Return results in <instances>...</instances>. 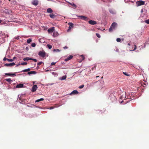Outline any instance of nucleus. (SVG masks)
Returning a JSON list of instances; mask_svg holds the SVG:
<instances>
[{
    "instance_id": "3c124183",
    "label": "nucleus",
    "mask_w": 149,
    "mask_h": 149,
    "mask_svg": "<svg viewBox=\"0 0 149 149\" xmlns=\"http://www.w3.org/2000/svg\"><path fill=\"white\" fill-rule=\"evenodd\" d=\"M21 65V63H18V65H17V66H18V65Z\"/></svg>"
},
{
    "instance_id": "f704fd0d",
    "label": "nucleus",
    "mask_w": 149,
    "mask_h": 149,
    "mask_svg": "<svg viewBox=\"0 0 149 149\" xmlns=\"http://www.w3.org/2000/svg\"><path fill=\"white\" fill-rule=\"evenodd\" d=\"M56 63V62H52L51 64V65H55Z\"/></svg>"
},
{
    "instance_id": "4468645a",
    "label": "nucleus",
    "mask_w": 149,
    "mask_h": 149,
    "mask_svg": "<svg viewBox=\"0 0 149 149\" xmlns=\"http://www.w3.org/2000/svg\"><path fill=\"white\" fill-rule=\"evenodd\" d=\"M109 11L111 13L113 14H114L116 13V12L114 10L112 9H109Z\"/></svg>"
},
{
    "instance_id": "4be33fe9",
    "label": "nucleus",
    "mask_w": 149,
    "mask_h": 149,
    "mask_svg": "<svg viewBox=\"0 0 149 149\" xmlns=\"http://www.w3.org/2000/svg\"><path fill=\"white\" fill-rule=\"evenodd\" d=\"M43 100H44V98H40V99H39L36 100L35 102H39L40 101H42Z\"/></svg>"
},
{
    "instance_id": "473e14b6",
    "label": "nucleus",
    "mask_w": 149,
    "mask_h": 149,
    "mask_svg": "<svg viewBox=\"0 0 149 149\" xmlns=\"http://www.w3.org/2000/svg\"><path fill=\"white\" fill-rule=\"evenodd\" d=\"M116 41L118 42H120L121 39L120 38H118L116 39Z\"/></svg>"
},
{
    "instance_id": "13d9d810",
    "label": "nucleus",
    "mask_w": 149,
    "mask_h": 149,
    "mask_svg": "<svg viewBox=\"0 0 149 149\" xmlns=\"http://www.w3.org/2000/svg\"><path fill=\"white\" fill-rule=\"evenodd\" d=\"M143 9H142L141 12H143Z\"/></svg>"
},
{
    "instance_id": "8fccbe9b",
    "label": "nucleus",
    "mask_w": 149,
    "mask_h": 149,
    "mask_svg": "<svg viewBox=\"0 0 149 149\" xmlns=\"http://www.w3.org/2000/svg\"><path fill=\"white\" fill-rule=\"evenodd\" d=\"M123 102V101H120V100H119V102L121 103H122Z\"/></svg>"
},
{
    "instance_id": "ea45409f",
    "label": "nucleus",
    "mask_w": 149,
    "mask_h": 149,
    "mask_svg": "<svg viewBox=\"0 0 149 149\" xmlns=\"http://www.w3.org/2000/svg\"><path fill=\"white\" fill-rule=\"evenodd\" d=\"M134 49L132 50L133 51L135 50L136 48V46L135 45H134Z\"/></svg>"
},
{
    "instance_id": "b1692460",
    "label": "nucleus",
    "mask_w": 149,
    "mask_h": 149,
    "mask_svg": "<svg viewBox=\"0 0 149 149\" xmlns=\"http://www.w3.org/2000/svg\"><path fill=\"white\" fill-rule=\"evenodd\" d=\"M52 74L55 77H57L58 75V74L55 72H52Z\"/></svg>"
},
{
    "instance_id": "72a5a7b5",
    "label": "nucleus",
    "mask_w": 149,
    "mask_h": 149,
    "mask_svg": "<svg viewBox=\"0 0 149 149\" xmlns=\"http://www.w3.org/2000/svg\"><path fill=\"white\" fill-rule=\"evenodd\" d=\"M84 85H81L79 86V88H82L84 87Z\"/></svg>"
},
{
    "instance_id": "cd10ccee",
    "label": "nucleus",
    "mask_w": 149,
    "mask_h": 149,
    "mask_svg": "<svg viewBox=\"0 0 149 149\" xmlns=\"http://www.w3.org/2000/svg\"><path fill=\"white\" fill-rule=\"evenodd\" d=\"M60 50L59 49H54L53 50L54 52H60Z\"/></svg>"
},
{
    "instance_id": "4c0bfd02",
    "label": "nucleus",
    "mask_w": 149,
    "mask_h": 149,
    "mask_svg": "<svg viewBox=\"0 0 149 149\" xmlns=\"http://www.w3.org/2000/svg\"><path fill=\"white\" fill-rule=\"evenodd\" d=\"M81 58H82V60H84V58H85L84 57L83 55H81Z\"/></svg>"
},
{
    "instance_id": "6e6552de",
    "label": "nucleus",
    "mask_w": 149,
    "mask_h": 149,
    "mask_svg": "<svg viewBox=\"0 0 149 149\" xmlns=\"http://www.w3.org/2000/svg\"><path fill=\"white\" fill-rule=\"evenodd\" d=\"M88 23L89 24L91 25H94L97 23L96 21L93 20H91L88 21Z\"/></svg>"
},
{
    "instance_id": "ddd939ff",
    "label": "nucleus",
    "mask_w": 149,
    "mask_h": 149,
    "mask_svg": "<svg viewBox=\"0 0 149 149\" xmlns=\"http://www.w3.org/2000/svg\"><path fill=\"white\" fill-rule=\"evenodd\" d=\"M58 35V33L57 32H54L53 34V36L54 37H56Z\"/></svg>"
},
{
    "instance_id": "37998d69",
    "label": "nucleus",
    "mask_w": 149,
    "mask_h": 149,
    "mask_svg": "<svg viewBox=\"0 0 149 149\" xmlns=\"http://www.w3.org/2000/svg\"><path fill=\"white\" fill-rule=\"evenodd\" d=\"M71 28H71V27H70V26H69L68 28V29L67 30L68 31V32L70 30Z\"/></svg>"
},
{
    "instance_id": "f257e3e1",
    "label": "nucleus",
    "mask_w": 149,
    "mask_h": 149,
    "mask_svg": "<svg viewBox=\"0 0 149 149\" xmlns=\"http://www.w3.org/2000/svg\"><path fill=\"white\" fill-rule=\"evenodd\" d=\"M117 25V24L116 22H113L111 25L110 28L109 29V32H111L112 30L115 29V27Z\"/></svg>"
},
{
    "instance_id": "1a4fd4ad",
    "label": "nucleus",
    "mask_w": 149,
    "mask_h": 149,
    "mask_svg": "<svg viewBox=\"0 0 149 149\" xmlns=\"http://www.w3.org/2000/svg\"><path fill=\"white\" fill-rule=\"evenodd\" d=\"M5 74L9 76H12L13 77L16 76V75L15 73H5Z\"/></svg>"
},
{
    "instance_id": "39448f33",
    "label": "nucleus",
    "mask_w": 149,
    "mask_h": 149,
    "mask_svg": "<svg viewBox=\"0 0 149 149\" xmlns=\"http://www.w3.org/2000/svg\"><path fill=\"white\" fill-rule=\"evenodd\" d=\"M37 88L38 87L37 85H34L32 88L31 91L32 92H35L36 91Z\"/></svg>"
},
{
    "instance_id": "c03bdc74",
    "label": "nucleus",
    "mask_w": 149,
    "mask_h": 149,
    "mask_svg": "<svg viewBox=\"0 0 149 149\" xmlns=\"http://www.w3.org/2000/svg\"><path fill=\"white\" fill-rule=\"evenodd\" d=\"M54 107H51L48 108V109H54Z\"/></svg>"
},
{
    "instance_id": "a18cd8bd",
    "label": "nucleus",
    "mask_w": 149,
    "mask_h": 149,
    "mask_svg": "<svg viewBox=\"0 0 149 149\" xmlns=\"http://www.w3.org/2000/svg\"><path fill=\"white\" fill-rule=\"evenodd\" d=\"M16 59V57H14L13 59H11V60H13V61H14V60L15 59Z\"/></svg>"
},
{
    "instance_id": "bb28decb",
    "label": "nucleus",
    "mask_w": 149,
    "mask_h": 149,
    "mask_svg": "<svg viewBox=\"0 0 149 149\" xmlns=\"http://www.w3.org/2000/svg\"><path fill=\"white\" fill-rule=\"evenodd\" d=\"M49 16L50 17L52 18H54L55 17V15L53 14H50L49 15Z\"/></svg>"
},
{
    "instance_id": "f03ea898",
    "label": "nucleus",
    "mask_w": 149,
    "mask_h": 149,
    "mask_svg": "<svg viewBox=\"0 0 149 149\" xmlns=\"http://www.w3.org/2000/svg\"><path fill=\"white\" fill-rule=\"evenodd\" d=\"M45 53L44 51H40L38 53L39 55L42 57H45Z\"/></svg>"
},
{
    "instance_id": "4d7b16f0",
    "label": "nucleus",
    "mask_w": 149,
    "mask_h": 149,
    "mask_svg": "<svg viewBox=\"0 0 149 149\" xmlns=\"http://www.w3.org/2000/svg\"><path fill=\"white\" fill-rule=\"evenodd\" d=\"M41 40V39H40V40H39V42H40V40Z\"/></svg>"
},
{
    "instance_id": "2eb2a0df",
    "label": "nucleus",
    "mask_w": 149,
    "mask_h": 149,
    "mask_svg": "<svg viewBox=\"0 0 149 149\" xmlns=\"http://www.w3.org/2000/svg\"><path fill=\"white\" fill-rule=\"evenodd\" d=\"M6 60H7L8 61H9V62H12V61H13V60H11V59H8L7 58H6V57H4V58L3 59V61H6Z\"/></svg>"
},
{
    "instance_id": "864d4df0",
    "label": "nucleus",
    "mask_w": 149,
    "mask_h": 149,
    "mask_svg": "<svg viewBox=\"0 0 149 149\" xmlns=\"http://www.w3.org/2000/svg\"><path fill=\"white\" fill-rule=\"evenodd\" d=\"M1 22H2V20H0V23H1Z\"/></svg>"
},
{
    "instance_id": "e2e57ef3",
    "label": "nucleus",
    "mask_w": 149,
    "mask_h": 149,
    "mask_svg": "<svg viewBox=\"0 0 149 149\" xmlns=\"http://www.w3.org/2000/svg\"><path fill=\"white\" fill-rule=\"evenodd\" d=\"M26 48L27 49H28V48L27 47H26Z\"/></svg>"
},
{
    "instance_id": "79ce46f5",
    "label": "nucleus",
    "mask_w": 149,
    "mask_h": 149,
    "mask_svg": "<svg viewBox=\"0 0 149 149\" xmlns=\"http://www.w3.org/2000/svg\"><path fill=\"white\" fill-rule=\"evenodd\" d=\"M42 63V62H40L38 63V65H40Z\"/></svg>"
},
{
    "instance_id": "603ef678",
    "label": "nucleus",
    "mask_w": 149,
    "mask_h": 149,
    "mask_svg": "<svg viewBox=\"0 0 149 149\" xmlns=\"http://www.w3.org/2000/svg\"><path fill=\"white\" fill-rule=\"evenodd\" d=\"M128 45H129V46H130V43H128Z\"/></svg>"
},
{
    "instance_id": "393cba45",
    "label": "nucleus",
    "mask_w": 149,
    "mask_h": 149,
    "mask_svg": "<svg viewBox=\"0 0 149 149\" xmlns=\"http://www.w3.org/2000/svg\"><path fill=\"white\" fill-rule=\"evenodd\" d=\"M68 25H69V26H70V27H71V28H72L73 27V24L72 23H69Z\"/></svg>"
},
{
    "instance_id": "6e6d98bb",
    "label": "nucleus",
    "mask_w": 149,
    "mask_h": 149,
    "mask_svg": "<svg viewBox=\"0 0 149 149\" xmlns=\"http://www.w3.org/2000/svg\"><path fill=\"white\" fill-rule=\"evenodd\" d=\"M96 77V78L98 77H99V76H97Z\"/></svg>"
},
{
    "instance_id": "dca6fc26",
    "label": "nucleus",
    "mask_w": 149,
    "mask_h": 149,
    "mask_svg": "<svg viewBox=\"0 0 149 149\" xmlns=\"http://www.w3.org/2000/svg\"><path fill=\"white\" fill-rule=\"evenodd\" d=\"M47 12L48 13H52L53 12V10L51 8H49L47 9Z\"/></svg>"
},
{
    "instance_id": "a19ab883",
    "label": "nucleus",
    "mask_w": 149,
    "mask_h": 149,
    "mask_svg": "<svg viewBox=\"0 0 149 149\" xmlns=\"http://www.w3.org/2000/svg\"><path fill=\"white\" fill-rule=\"evenodd\" d=\"M31 60H33L35 62H36L37 61V60L36 59H33L32 58H31Z\"/></svg>"
},
{
    "instance_id": "6ab92c4d",
    "label": "nucleus",
    "mask_w": 149,
    "mask_h": 149,
    "mask_svg": "<svg viewBox=\"0 0 149 149\" xmlns=\"http://www.w3.org/2000/svg\"><path fill=\"white\" fill-rule=\"evenodd\" d=\"M66 78V75L63 76L60 78L61 80H65Z\"/></svg>"
},
{
    "instance_id": "052dcab7",
    "label": "nucleus",
    "mask_w": 149,
    "mask_h": 149,
    "mask_svg": "<svg viewBox=\"0 0 149 149\" xmlns=\"http://www.w3.org/2000/svg\"><path fill=\"white\" fill-rule=\"evenodd\" d=\"M103 78V77H102V79Z\"/></svg>"
},
{
    "instance_id": "0eeeda50",
    "label": "nucleus",
    "mask_w": 149,
    "mask_h": 149,
    "mask_svg": "<svg viewBox=\"0 0 149 149\" xmlns=\"http://www.w3.org/2000/svg\"><path fill=\"white\" fill-rule=\"evenodd\" d=\"M32 4L35 6H37L38 4V1L37 0H33L32 2Z\"/></svg>"
},
{
    "instance_id": "9d476101",
    "label": "nucleus",
    "mask_w": 149,
    "mask_h": 149,
    "mask_svg": "<svg viewBox=\"0 0 149 149\" xmlns=\"http://www.w3.org/2000/svg\"><path fill=\"white\" fill-rule=\"evenodd\" d=\"M73 56L72 55L69 56L67 58L65 59L64 60L65 61H67L72 58Z\"/></svg>"
},
{
    "instance_id": "9b49d317",
    "label": "nucleus",
    "mask_w": 149,
    "mask_h": 149,
    "mask_svg": "<svg viewBox=\"0 0 149 149\" xmlns=\"http://www.w3.org/2000/svg\"><path fill=\"white\" fill-rule=\"evenodd\" d=\"M54 27H52L50 29H49L47 31H48L49 33H50L51 32H52L54 31Z\"/></svg>"
},
{
    "instance_id": "5fc2aeb1",
    "label": "nucleus",
    "mask_w": 149,
    "mask_h": 149,
    "mask_svg": "<svg viewBox=\"0 0 149 149\" xmlns=\"http://www.w3.org/2000/svg\"><path fill=\"white\" fill-rule=\"evenodd\" d=\"M49 70H46V72H47V71H49Z\"/></svg>"
},
{
    "instance_id": "423d86ee",
    "label": "nucleus",
    "mask_w": 149,
    "mask_h": 149,
    "mask_svg": "<svg viewBox=\"0 0 149 149\" xmlns=\"http://www.w3.org/2000/svg\"><path fill=\"white\" fill-rule=\"evenodd\" d=\"M15 65V63H6L4 65L6 66L11 67L14 65Z\"/></svg>"
},
{
    "instance_id": "bf43d9fd",
    "label": "nucleus",
    "mask_w": 149,
    "mask_h": 149,
    "mask_svg": "<svg viewBox=\"0 0 149 149\" xmlns=\"http://www.w3.org/2000/svg\"><path fill=\"white\" fill-rule=\"evenodd\" d=\"M33 84H34L35 83V81L33 82Z\"/></svg>"
},
{
    "instance_id": "680f3d73",
    "label": "nucleus",
    "mask_w": 149,
    "mask_h": 149,
    "mask_svg": "<svg viewBox=\"0 0 149 149\" xmlns=\"http://www.w3.org/2000/svg\"><path fill=\"white\" fill-rule=\"evenodd\" d=\"M26 48L27 49H28V48L27 47H26Z\"/></svg>"
},
{
    "instance_id": "2f4dec72",
    "label": "nucleus",
    "mask_w": 149,
    "mask_h": 149,
    "mask_svg": "<svg viewBox=\"0 0 149 149\" xmlns=\"http://www.w3.org/2000/svg\"><path fill=\"white\" fill-rule=\"evenodd\" d=\"M36 45L35 43H32L31 44V46L33 47H34L36 46Z\"/></svg>"
},
{
    "instance_id": "58836bf2",
    "label": "nucleus",
    "mask_w": 149,
    "mask_h": 149,
    "mask_svg": "<svg viewBox=\"0 0 149 149\" xmlns=\"http://www.w3.org/2000/svg\"><path fill=\"white\" fill-rule=\"evenodd\" d=\"M145 22L147 24H149V19L146 20Z\"/></svg>"
},
{
    "instance_id": "7ed1b4c3",
    "label": "nucleus",
    "mask_w": 149,
    "mask_h": 149,
    "mask_svg": "<svg viewBox=\"0 0 149 149\" xmlns=\"http://www.w3.org/2000/svg\"><path fill=\"white\" fill-rule=\"evenodd\" d=\"M77 17H79L81 19H84L85 21H87L88 19L87 17L82 15H77Z\"/></svg>"
},
{
    "instance_id": "09e8293b",
    "label": "nucleus",
    "mask_w": 149,
    "mask_h": 149,
    "mask_svg": "<svg viewBox=\"0 0 149 149\" xmlns=\"http://www.w3.org/2000/svg\"><path fill=\"white\" fill-rule=\"evenodd\" d=\"M52 84H48V85H52Z\"/></svg>"
},
{
    "instance_id": "de8ad7c7",
    "label": "nucleus",
    "mask_w": 149,
    "mask_h": 149,
    "mask_svg": "<svg viewBox=\"0 0 149 149\" xmlns=\"http://www.w3.org/2000/svg\"><path fill=\"white\" fill-rule=\"evenodd\" d=\"M63 48L64 49H67L68 48V47H67L66 46H65L64 47H63Z\"/></svg>"
},
{
    "instance_id": "7c9ffc66",
    "label": "nucleus",
    "mask_w": 149,
    "mask_h": 149,
    "mask_svg": "<svg viewBox=\"0 0 149 149\" xmlns=\"http://www.w3.org/2000/svg\"><path fill=\"white\" fill-rule=\"evenodd\" d=\"M6 80L8 82H10L12 81L10 78L6 79Z\"/></svg>"
},
{
    "instance_id": "f3484780",
    "label": "nucleus",
    "mask_w": 149,
    "mask_h": 149,
    "mask_svg": "<svg viewBox=\"0 0 149 149\" xmlns=\"http://www.w3.org/2000/svg\"><path fill=\"white\" fill-rule=\"evenodd\" d=\"M36 72L33 71H31L28 72V74L29 75H30L31 74H36Z\"/></svg>"
},
{
    "instance_id": "c756f323",
    "label": "nucleus",
    "mask_w": 149,
    "mask_h": 149,
    "mask_svg": "<svg viewBox=\"0 0 149 149\" xmlns=\"http://www.w3.org/2000/svg\"><path fill=\"white\" fill-rule=\"evenodd\" d=\"M27 62H23V63H21V65H27Z\"/></svg>"
},
{
    "instance_id": "e433bc0d",
    "label": "nucleus",
    "mask_w": 149,
    "mask_h": 149,
    "mask_svg": "<svg viewBox=\"0 0 149 149\" xmlns=\"http://www.w3.org/2000/svg\"><path fill=\"white\" fill-rule=\"evenodd\" d=\"M123 74L126 76H129V75L126 72H123Z\"/></svg>"
},
{
    "instance_id": "412c9836",
    "label": "nucleus",
    "mask_w": 149,
    "mask_h": 149,
    "mask_svg": "<svg viewBox=\"0 0 149 149\" xmlns=\"http://www.w3.org/2000/svg\"><path fill=\"white\" fill-rule=\"evenodd\" d=\"M69 3L71 5L74 7L75 8H76L77 7L76 5L74 3H70V2H69Z\"/></svg>"
},
{
    "instance_id": "aec40b11",
    "label": "nucleus",
    "mask_w": 149,
    "mask_h": 149,
    "mask_svg": "<svg viewBox=\"0 0 149 149\" xmlns=\"http://www.w3.org/2000/svg\"><path fill=\"white\" fill-rule=\"evenodd\" d=\"M31 58L29 57H26L23 58L24 61H28L29 60H31Z\"/></svg>"
},
{
    "instance_id": "49530a36",
    "label": "nucleus",
    "mask_w": 149,
    "mask_h": 149,
    "mask_svg": "<svg viewBox=\"0 0 149 149\" xmlns=\"http://www.w3.org/2000/svg\"><path fill=\"white\" fill-rule=\"evenodd\" d=\"M143 84H144L145 86H146V85H147V83L146 82H145V83L144 82Z\"/></svg>"
},
{
    "instance_id": "c85d7f7f",
    "label": "nucleus",
    "mask_w": 149,
    "mask_h": 149,
    "mask_svg": "<svg viewBox=\"0 0 149 149\" xmlns=\"http://www.w3.org/2000/svg\"><path fill=\"white\" fill-rule=\"evenodd\" d=\"M47 46L48 48L49 49L52 48V45H49V44H48L47 45Z\"/></svg>"
},
{
    "instance_id": "a211bd4d",
    "label": "nucleus",
    "mask_w": 149,
    "mask_h": 149,
    "mask_svg": "<svg viewBox=\"0 0 149 149\" xmlns=\"http://www.w3.org/2000/svg\"><path fill=\"white\" fill-rule=\"evenodd\" d=\"M78 93V91L76 90H74L73 91L70 93V94H77Z\"/></svg>"
},
{
    "instance_id": "20e7f679",
    "label": "nucleus",
    "mask_w": 149,
    "mask_h": 149,
    "mask_svg": "<svg viewBox=\"0 0 149 149\" xmlns=\"http://www.w3.org/2000/svg\"><path fill=\"white\" fill-rule=\"evenodd\" d=\"M144 1H138L136 2V4L138 6H139L143 5H144Z\"/></svg>"
},
{
    "instance_id": "f8f14e48",
    "label": "nucleus",
    "mask_w": 149,
    "mask_h": 149,
    "mask_svg": "<svg viewBox=\"0 0 149 149\" xmlns=\"http://www.w3.org/2000/svg\"><path fill=\"white\" fill-rule=\"evenodd\" d=\"M24 86V85L22 84H17L16 86V88H21Z\"/></svg>"
},
{
    "instance_id": "c9c22d12",
    "label": "nucleus",
    "mask_w": 149,
    "mask_h": 149,
    "mask_svg": "<svg viewBox=\"0 0 149 149\" xmlns=\"http://www.w3.org/2000/svg\"><path fill=\"white\" fill-rule=\"evenodd\" d=\"M96 35L99 38H100V35L98 33H96Z\"/></svg>"
},
{
    "instance_id": "a878e982",
    "label": "nucleus",
    "mask_w": 149,
    "mask_h": 149,
    "mask_svg": "<svg viewBox=\"0 0 149 149\" xmlns=\"http://www.w3.org/2000/svg\"><path fill=\"white\" fill-rule=\"evenodd\" d=\"M30 70V68H28L27 69L23 70H22V72H26L29 71Z\"/></svg>"
},
{
    "instance_id": "5701e85b",
    "label": "nucleus",
    "mask_w": 149,
    "mask_h": 149,
    "mask_svg": "<svg viewBox=\"0 0 149 149\" xmlns=\"http://www.w3.org/2000/svg\"><path fill=\"white\" fill-rule=\"evenodd\" d=\"M32 39L31 38H29L27 40V42L29 44L32 41Z\"/></svg>"
}]
</instances>
